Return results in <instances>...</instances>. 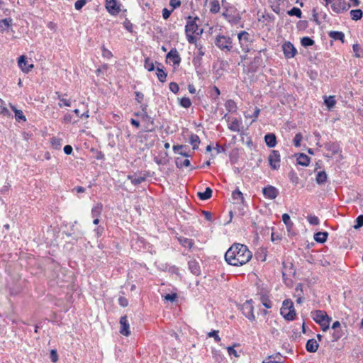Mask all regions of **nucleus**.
<instances>
[{"label": "nucleus", "instance_id": "nucleus-1", "mask_svg": "<svg viewBox=\"0 0 363 363\" xmlns=\"http://www.w3.org/2000/svg\"><path fill=\"white\" fill-rule=\"evenodd\" d=\"M252 254L245 245L233 244L225 252V259L230 265L242 266L247 263Z\"/></svg>", "mask_w": 363, "mask_h": 363}, {"label": "nucleus", "instance_id": "nucleus-2", "mask_svg": "<svg viewBox=\"0 0 363 363\" xmlns=\"http://www.w3.org/2000/svg\"><path fill=\"white\" fill-rule=\"evenodd\" d=\"M313 320L319 324L323 331L328 330L332 320L324 311L317 310L311 313Z\"/></svg>", "mask_w": 363, "mask_h": 363}, {"label": "nucleus", "instance_id": "nucleus-3", "mask_svg": "<svg viewBox=\"0 0 363 363\" xmlns=\"http://www.w3.org/2000/svg\"><path fill=\"white\" fill-rule=\"evenodd\" d=\"M281 315L287 320H293L296 316L293 302L291 300H285L280 310Z\"/></svg>", "mask_w": 363, "mask_h": 363}, {"label": "nucleus", "instance_id": "nucleus-4", "mask_svg": "<svg viewBox=\"0 0 363 363\" xmlns=\"http://www.w3.org/2000/svg\"><path fill=\"white\" fill-rule=\"evenodd\" d=\"M329 4H331L332 10L337 13L347 11L351 7V4L345 0H331Z\"/></svg>", "mask_w": 363, "mask_h": 363}, {"label": "nucleus", "instance_id": "nucleus-5", "mask_svg": "<svg viewBox=\"0 0 363 363\" xmlns=\"http://www.w3.org/2000/svg\"><path fill=\"white\" fill-rule=\"evenodd\" d=\"M215 43L216 46L223 50L230 51L233 47L230 38L224 35L218 36Z\"/></svg>", "mask_w": 363, "mask_h": 363}, {"label": "nucleus", "instance_id": "nucleus-6", "mask_svg": "<svg viewBox=\"0 0 363 363\" xmlns=\"http://www.w3.org/2000/svg\"><path fill=\"white\" fill-rule=\"evenodd\" d=\"M242 311L244 315L247 317L250 320H255V316L253 313V306L252 300L247 301L243 303L242 306Z\"/></svg>", "mask_w": 363, "mask_h": 363}, {"label": "nucleus", "instance_id": "nucleus-7", "mask_svg": "<svg viewBox=\"0 0 363 363\" xmlns=\"http://www.w3.org/2000/svg\"><path fill=\"white\" fill-rule=\"evenodd\" d=\"M238 38L242 50L248 52L250 43V34L245 31H242L238 34Z\"/></svg>", "mask_w": 363, "mask_h": 363}, {"label": "nucleus", "instance_id": "nucleus-8", "mask_svg": "<svg viewBox=\"0 0 363 363\" xmlns=\"http://www.w3.org/2000/svg\"><path fill=\"white\" fill-rule=\"evenodd\" d=\"M199 18L197 17L192 18L191 16L188 17V21L185 27L186 33H199L198 30L199 27L196 24V21Z\"/></svg>", "mask_w": 363, "mask_h": 363}, {"label": "nucleus", "instance_id": "nucleus-9", "mask_svg": "<svg viewBox=\"0 0 363 363\" xmlns=\"http://www.w3.org/2000/svg\"><path fill=\"white\" fill-rule=\"evenodd\" d=\"M269 162L273 169H277L280 167V155L278 151L272 150L269 156Z\"/></svg>", "mask_w": 363, "mask_h": 363}, {"label": "nucleus", "instance_id": "nucleus-10", "mask_svg": "<svg viewBox=\"0 0 363 363\" xmlns=\"http://www.w3.org/2000/svg\"><path fill=\"white\" fill-rule=\"evenodd\" d=\"M120 333L124 336L130 335V325L126 315H123L120 319Z\"/></svg>", "mask_w": 363, "mask_h": 363}, {"label": "nucleus", "instance_id": "nucleus-11", "mask_svg": "<svg viewBox=\"0 0 363 363\" xmlns=\"http://www.w3.org/2000/svg\"><path fill=\"white\" fill-rule=\"evenodd\" d=\"M262 193L264 197L269 199H274L279 195L278 189L271 185H268L263 188Z\"/></svg>", "mask_w": 363, "mask_h": 363}, {"label": "nucleus", "instance_id": "nucleus-12", "mask_svg": "<svg viewBox=\"0 0 363 363\" xmlns=\"http://www.w3.org/2000/svg\"><path fill=\"white\" fill-rule=\"evenodd\" d=\"M18 65L20 69L25 73L29 72L34 67L33 64H29L25 55H21L18 59Z\"/></svg>", "mask_w": 363, "mask_h": 363}, {"label": "nucleus", "instance_id": "nucleus-13", "mask_svg": "<svg viewBox=\"0 0 363 363\" xmlns=\"http://www.w3.org/2000/svg\"><path fill=\"white\" fill-rule=\"evenodd\" d=\"M284 54L286 58H292L296 54V50L290 42H286L282 45Z\"/></svg>", "mask_w": 363, "mask_h": 363}, {"label": "nucleus", "instance_id": "nucleus-14", "mask_svg": "<svg viewBox=\"0 0 363 363\" xmlns=\"http://www.w3.org/2000/svg\"><path fill=\"white\" fill-rule=\"evenodd\" d=\"M106 8L111 15L118 14L121 10L116 0H106Z\"/></svg>", "mask_w": 363, "mask_h": 363}, {"label": "nucleus", "instance_id": "nucleus-15", "mask_svg": "<svg viewBox=\"0 0 363 363\" xmlns=\"http://www.w3.org/2000/svg\"><path fill=\"white\" fill-rule=\"evenodd\" d=\"M294 296L296 298L297 303H302L303 301V284H298L294 289Z\"/></svg>", "mask_w": 363, "mask_h": 363}, {"label": "nucleus", "instance_id": "nucleus-16", "mask_svg": "<svg viewBox=\"0 0 363 363\" xmlns=\"http://www.w3.org/2000/svg\"><path fill=\"white\" fill-rule=\"evenodd\" d=\"M167 58L172 61L174 65H179L181 61V57L177 50H171L167 55Z\"/></svg>", "mask_w": 363, "mask_h": 363}, {"label": "nucleus", "instance_id": "nucleus-17", "mask_svg": "<svg viewBox=\"0 0 363 363\" xmlns=\"http://www.w3.org/2000/svg\"><path fill=\"white\" fill-rule=\"evenodd\" d=\"M319 345L315 339H310L307 341L306 349L308 352H315L318 349Z\"/></svg>", "mask_w": 363, "mask_h": 363}, {"label": "nucleus", "instance_id": "nucleus-18", "mask_svg": "<svg viewBox=\"0 0 363 363\" xmlns=\"http://www.w3.org/2000/svg\"><path fill=\"white\" fill-rule=\"evenodd\" d=\"M266 145L269 147H274L277 145V138L274 134L269 133L264 136Z\"/></svg>", "mask_w": 363, "mask_h": 363}, {"label": "nucleus", "instance_id": "nucleus-19", "mask_svg": "<svg viewBox=\"0 0 363 363\" xmlns=\"http://www.w3.org/2000/svg\"><path fill=\"white\" fill-rule=\"evenodd\" d=\"M328 236L327 232H318L314 235V240L319 243H324Z\"/></svg>", "mask_w": 363, "mask_h": 363}, {"label": "nucleus", "instance_id": "nucleus-20", "mask_svg": "<svg viewBox=\"0 0 363 363\" xmlns=\"http://www.w3.org/2000/svg\"><path fill=\"white\" fill-rule=\"evenodd\" d=\"M328 35L330 38H333L335 40H340L342 43L344 42L345 34L340 31H330L328 33Z\"/></svg>", "mask_w": 363, "mask_h": 363}, {"label": "nucleus", "instance_id": "nucleus-21", "mask_svg": "<svg viewBox=\"0 0 363 363\" xmlns=\"http://www.w3.org/2000/svg\"><path fill=\"white\" fill-rule=\"evenodd\" d=\"M241 123L237 118H233L229 123L228 128L235 132H239L240 130Z\"/></svg>", "mask_w": 363, "mask_h": 363}, {"label": "nucleus", "instance_id": "nucleus-22", "mask_svg": "<svg viewBox=\"0 0 363 363\" xmlns=\"http://www.w3.org/2000/svg\"><path fill=\"white\" fill-rule=\"evenodd\" d=\"M178 240L182 246L189 249H191L194 245L193 240L187 238L180 237L178 238Z\"/></svg>", "mask_w": 363, "mask_h": 363}, {"label": "nucleus", "instance_id": "nucleus-23", "mask_svg": "<svg viewBox=\"0 0 363 363\" xmlns=\"http://www.w3.org/2000/svg\"><path fill=\"white\" fill-rule=\"evenodd\" d=\"M310 162V158L305 154H300L297 157V163L302 166H308Z\"/></svg>", "mask_w": 363, "mask_h": 363}, {"label": "nucleus", "instance_id": "nucleus-24", "mask_svg": "<svg viewBox=\"0 0 363 363\" xmlns=\"http://www.w3.org/2000/svg\"><path fill=\"white\" fill-rule=\"evenodd\" d=\"M189 268L191 272L196 275L199 274L200 273V267L199 263L196 261H190L189 262Z\"/></svg>", "mask_w": 363, "mask_h": 363}, {"label": "nucleus", "instance_id": "nucleus-25", "mask_svg": "<svg viewBox=\"0 0 363 363\" xmlns=\"http://www.w3.org/2000/svg\"><path fill=\"white\" fill-rule=\"evenodd\" d=\"M197 195L200 199L207 200L211 197L212 190L211 188L207 187L204 192H198Z\"/></svg>", "mask_w": 363, "mask_h": 363}, {"label": "nucleus", "instance_id": "nucleus-26", "mask_svg": "<svg viewBox=\"0 0 363 363\" xmlns=\"http://www.w3.org/2000/svg\"><path fill=\"white\" fill-rule=\"evenodd\" d=\"M189 142L194 150L197 149L200 144L199 137L196 134H191L189 138Z\"/></svg>", "mask_w": 363, "mask_h": 363}, {"label": "nucleus", "instance_id": "nucleus-27", "mask_svg": "<svg viewBox=\"0 0 363 363\" xmlns=\"http://www.w3.org/2000/svg\"><path fill=\"white\" fill-rule=\"evenodd\" d=\"M102 204L97 203L95 206H94L91 209V216L93 218H99L102 211Z\"/></svg>", "mask_w": 363, "mask_h": 363}, {"label": "nucleus", "instance_id": "nucleus-28", "mask_svg": "<svg viewBox=\"0 0 363 363\" xmlns=\"http://www.w3.org/2000/svg\"><path fill=\"white\" fill-rule=\"evenodd\" d=\"M176 165L177 167L182 168L183 167H189L190 165V160L183 157H177L176 159Z\"/></svg>", "mask_w": 363, "mask_h": 363}, {"label": "nucleus", "instance_id": "nucleus-29", "mask_svg": "<svg viewBox=\"0 0 363 363\" xmlns=\"http://www.w3.org/2000/svg\"><path fill=\"white\" fill-rule=\"evenodd\" d=\"M363 12L361 9H354L350 11L351 18L354 21L360 20L362 18Z\"/></svg>", "mask_w": 363, "mask_h": 363}, {"label": "nucleus", "instance_id": "nucleus-30", "mask_svg": "<svg viewBox=\"0 0 363 363\" xmlns=\"http://www.w3.org/2000/svg\"><path fill=\"white\" fill-rule=\"evenodd\" d=\"M11 108L15 113V117L16 120L20 121L22 120L23 121H26V118L24 116L23 111L21 110L16 109L15 106H13L12 104H10Z\"/></svg>", "mask_w": 363, "mask_h": 363}, {"label": "nucleus", "instance_id": "nucleus-31", "mask_svg": "<svg viewBox=\"0 0 363 363\" xmlns=\"http://www.w3.org/2000/svg\"><path fill=\"white\" fill-rule=\"evenodd\" d=\"M12 23V20L11 18H5L0 21V33L6 30Z\"/></svg>", "mask_w": 363, "mask_h": 363}, {"label": "nucleus", "instance_id": "nucleus-32", "mask_svg": "<svg viewBox=\"0 0 363 363\" xmlns=\"http://www.w3.org/2000/svg\"><path fill=\"white\" fill-rule=\"evenodd\" d=\"M56 95L57 96V99L60 100V103L58 104L60 107H62L63 106L69 107L71 106L70 101L64 99L59 92H56Z\"/></svg>", "mask_w": 363, "mask_h": 363}, {"label": "nucleus", "instance_id": "nucleus-33", "mask_svg": "<svg viewBox=\"0 0 363 363\" xmlns=\"http://www.w3.org/2000/svg\"><path fill=\"white\" fill-rule=\"evenodd\" d=\"M324 103L326 105V106L330 109L334 107V106L336 104V101L335 99V97L333 96H330L328 97H325Z\"/></svg>", "mask_w": 363, "mask_h": 363}, {"label": "nucleus", "instance_id": "nucleus-34", "mask_svg": "<svg viewBox=\"0 0 363 363\" xmlns=\"http://www.w3.org/2000/svg\"><path fill=\"white\" fill-rule=\"evenodd\" d=\"M327 179V174L324 171L319 172L316 176V182L319 184H323Z\"/></svg>", "mask_w": 363, "mask_h": 363}, {"label": "nucleus", "instance_id": "nucleus-35", "mask_svg": "<svg viewBox=\"0 0 363 363\" xmlns=\"http://www.w3.org/2000/svg\"><path fill=\"white\" fill-rule=\"evenodd\" d=\"M220 11V4L218 0H213L211 3L210 11L213 13H218Z\"/></svg>", "mask_w": 363, "mask_h": 363}, {"label": "nucleus", "instance_id": "nucleus-36", "mask_svg": "<svg viewBox=\"0 0 363 363\" xmlns=\"http://www.w3.org/2000/svg\"><path fill=\"white\" fill-rule=\"evenodd\" d=\"M157 76L161 82H164L166 81L167 74L160 67L157 68Z\"/></svg>", "mask_w": 363, "mask_h": 363}, {"label": "nucleus", "instance_id": "nucleus-37", "mask_svg": "<svg viewBox=\"0 0 363 363\" xmlns=\"http://www.w3.org/2000/svg\"><path fill=\"white\" fill-rule=\"evenodd\" d=\"M282 220L286 225L288 230H290L293 226V223L291 221L290 216L287 213L282 215Z\"/></svg>", "mask_w": 363, "mask_h": 363}, {"label": "nucleus", "instance_id": "nucleus-38", "mask_svg": "<svg viewBox=\"0 0 363 363\" xmlns=\"http://www.w3.org/2000/svg\"><path fill=\"white\" fill-rule=\"evenodd\" d=\"M353 52L356 57H361L362 55V49L359 44H354L352 46Z\"/></svg>", "mask_w": 363, "mask_h": 363}, {"label": "nucleus", "instance_id": "nucleus-39", "mask_svg": "<svg viewBox=\"0 0 363 363\" xmlns=\"http://www.w3.org/2000/svg\"><path fill=\"white\" fill-rule=\"evenodd\" d=\"M287 13L291 16H296L298 18H301V14H302V12L300 10V9L296 8V7H294L293 9L289 10Z\"/></svg>", "mask_w": 363, "mask_h": 363}, {"label": "nucleus", "instance_id": "nucleus-40", "mask_svg": "<svg viewBox=\"0 0 363 363\" xmlns=\"http://www.w3.org/2000/svg\"><path fill=\"white\" fill-rule=\"evenodd\" d=\"M0 113L6 116H10V112L4 106V101L1 99H0Z\"/></svg>", "mask_w": 363, "mask_h": 363}, {"label": "nucleus", "instance_id": "nucleus-41", "mask_svg": "<svg viewBox=\"0 0 363 363\" xmlns=\"http://www.w3.org/2000/svg\"><path fill=\"white\" fill-rule=\"evenodd\" d=\"M301 45L304 47L311 46L314 44V40L309 37H303V38H301Z\"/></svg>", "mask_w": 363, "mask_h": 363}, {"label": "nucleus", "instance_id": "nucleus-42", "mask_svg": "<svg viewBox=\"0 0 363 363\" xmlns=\"http://www.w3.org/2000/svg\"><path fill=\"white\" fill-rule=\"evenodd\" d=\"M303 139V136L301 135V133H297L296 134L294 138V140H293V143H294V145L295 147H299L301 145V142Z\"/></svg>", "mask_w": 363, "mask_h": 363}, {"label": "nucleus", "instance_id": "nucleus-43", "mask_svg": "<svg viewBox=\"0 0 363 363\" xmlns=\"http://www.w3.org/2000/svg\"><path fill=\"white\" fill-rule=\"evenodd\" d=\"M180 105L184 108H189L191 105V101L189 98L184 97L180 100Z\"/></svg>", "mask_w": 363, "mask_h": 363}, {"label": "nucleus", "instance_id": "nucleus-44", "mask_svg": "<svg viewBox=\"0 0 363 363\" xmlns=\"http://www.w3.org/2000/svg\"><path fill=\"white\" fill-rule=\"evenodd\" d=\"M208 337H213L216 342H218L220 341V337L218 335V330H212L208 333Z\"/></svg>", "mask_w": 363, "mask_h": 363}, {"label": "nucleus", "instance_id": "nucleus-45", "mask_svg": "<svg viewBox=\"0 0 363 363\" xmlns=\"http://www.w3.org/2000/svg\"><path fill=\"white\" fill-rule=\"evenodd\" d=\"M261 301L262 304L267 308H270L272 306V301L266 296H263L261 297Z\"/></svg>", "mask_w": 363, "mask_h": 363}, {"label": "nucleus", "instance_id": "nucleus-46", "mask_svg": "<svg viewBox=\"0 0 363 363\" xmlns=\"http://www.w3.org/2000/svg\"><path fill=\"white\" fill-rule=\"evenodd\" d=\"M184 145H174L173 150L175 153H178L184 157H189V155L187 153L183 152H179V150H182V148H184Z\"/></svg>", "mask_w": 363, "mask_h": 363}, {"label": "nucleus", "instance_id": "nucleus-47", "mask_svg": "<svg viewBox=\"0 0 363 363\" xmlns=\"http://www.w3.org/2000/svg\"><path fill=\"white\" fill-rule=\"evenodd\" d=\"M307 220L311 225H318L319 224V219L315 216H308L307 217Z\"/></svg>", "mask_w": 363, "mask_h": 363}, {"label": "nucleus", "instance_id": "nucleus-48", "mask_svg": "<svg viewBox=\"0 0 363 363\" xmlns=\"http://www.w3.org/2000/svg\"><path fill=\"white\" fill-rule=\"evenodd\" d=\"M362 225H363V215H360L356 219V224L354 225V228L359 229Z\"/></svg>", "mask_w": 363, "mask_h": 363}, {"label": "nucleus", "instance_id": "nucleus-49", "mask_svg": "<svg viewBox=\"0 0 363 363\" xmlns=\"http://www.w3.org/2000/svg\"><path fill=\"white\" fill-rule=\"evenodd\" d=\"M145 67L149 71H152L155 69L154 65L152 62L149 60V59H145Z\"/></svg>", "mask_w": 363, "mask_h": 363}, {"label": "nucleus", "instance_id": "nucleus-50", "mask_svg": "<svg viewBox=\"0 0 363 363\" xmlns=\"http://www.w3.org/2000/svg\"><path fill=\"white\" fill-rule=\"evenodd\" d=\"M86 0H77L74 4V8L77 10H80L85 4Z\"/></svg>", "mask_w": 363, "mask_h": 363}, {"label": "nucleus", "instance_id": "nucleus-51", "mask_svg": "<svg viewBox=\"0 0 363 363\" xmlns=\"http://www.w3.org/2000/svg\"><path fill=\"white\" fill-rule=\"evenodd\" d=\"M260 112V109L257 107H255V111L252 115H245V117L247 118H252V121H255L256 118L258 117Z\"/></svg>", "mask_w": 363, "mask_h": 363}, {"label": "nucleus", "instance_id": "nucleus-52", "mask_svg": "<svg viewBox=\"0 0 363 363\" xmlns=\"http://www.w3.org/2000/svg\"><path fill=\"white\" fill-rule=\"evenodd\" d=\"M61 139L57 138H52L51 139V144L52 146H54L55 148H59L61 145Z\"/></svg>", "mask_w": 363, "mask_h": 363}, {"label": "nucleus", "instance_id": "nucleus-53", "mask_svg": "<svg viewBox=\"0 0 363 363\" xmlns=\"http://www.w3.org/2000/svg\"><path fill=\"white\" fill-rule=\"evenodd\" d=\"M225 106L229 111H231L235 108V104L233 100H228L225 103Z\"/></svg>", "mask_w": 363, "mask_h": 363}, {"label": "nucleus", "instance_id": "nucleus-54", "mask_svg": "<svg viewBox=\"0 0 363 363\" xmlns=\"http://www.w3.org/2000/svg\"><path fill=\"white\" fill-rule=\"evenodd\" d=\"M169 89L174 94L179 91V85L175 82H171L169 84Z\"/></svg>", "mask_w": 363, "mask_h": 363}, {"label": "nucleus", "instance_id": "nucleus-55", "mask_svg": "<svg viewBox=\"0 0 363 363\" xmlns=\"http://www.w3.org/2000/svg\"><path fill=\"white\" fill-rule=\"evenodd\" d=\"M234 199H243L242 194L239 190H235L232 194Z\"/></svg>", "mask_w": 363, "mask_h": 363}, {"label": "nucleus", "instance_id": "nucleus-56", "mask_svg": "<svg viewBox=\"0 0 363 363\" xmlns=\"http://www.w3.org/2000/svg\"><path fill=\"white\" fill-rule=\"evenodd\" d=\"M196 46L198 48V56L196 58L201 60V57L205 55V52L203 50L201 45L196 44Z\"/></svg>", "mask_w": 363, "mask_h": 363}, {"label": "nucleus", "instance_id": "nucleus-57", "mask_svg": "<svg viewBox=\"0 0 363 363\" xmlns=\"http://www.w3.org/2000/svg\"><path fill=\"white\" fill-rule=\"evenodd\" d=\"M227 350H228L229 355H233L236 357H238L239 356L237 351L235 350L233 347H230V346L227 347Z\"/></svg>", "mask_w": 363, "mask_h": 363}, {"label": "nucleus", "instance_id": "nucleus-58", "mask_svg": "<svg viewBox=\"0 0 363 363\" xmlns=\"http://www.w3.org/2000/svg\"><path fill=\"white\" fill-rule=\"evenodd\" d=\"M102 55L103 57H106V58H110L112 57V53L110 50H108V49L105 48H103L102 49Z\"/></svg>", "mask_w": 363, "mask_h": 363}, {"label": "nucleus", "instance_id": "nucleus-59", "mask_svg": "<svg viewBox=\"0 0 363 363\" xmlns=\"http://www.w3.org/2000/svg\"><path fill=\"white\" fill-rule=\"evenodd\" d=\"M169 4L173 9H176L181 5V1L179 0H170Z\"/></svg>", "mask_w": 363, "mask_h": 363}, {"label": "nucleus", "instance_id": "nucleus-60", "mask_svg": "<svg viewBox=\"0 0 363 363\" xmlns=\"http://www.w3.org/2000/svg\"><path fill=\"white\" fill-rule=\"evenodd\" d=\"M63 121L66 123H72V116L70 113H67L65 115L63 118Z\"/></svg>", "mask_w": 363, "mask_h": 363}, {"label": "nucleus", "instance_id": "nucleus-61", "mask_svg": "<svg viewBox=\"0 0 363 363\" xmlns=\"http://www.w3.org/2000/svg\"><path fill=\"white\" fill-rule=\"evenodd\" d=\"M171 13H172V11H169L166 8L163 9L162 17L164 18V19H167L169 17Z\"/></svg>", "mask_w": 363, "mask_h": 363}, {"label": "nucleus", "instance_id": "nucleus-62", "mask_svg": "<svg viewBox=\"0 0 363 363\" xmlns=\"http://www.w3.org/2000/svg\"><path fill=\"white\" fill-rule=\"evenodd\" d=\"M143 94L140 92V91H137L135 92V100L139 102V103H141L142 101L143 100Z\"/></svg>", "mask_w": 363, "mask_h": 363}, {"label": "nucleus", "instance_id": "nucleus-63", "mask_svg": "<svg viewBox=\"0 0 363 363\" xmlns=\"http://www.w3.org/2000/svg\"><path fill=\"white\" fill-rule=\"evenodd\" d=\"M118 302L120 305L123 307H125L128 304V300L124 297H120L118 299Z\"/></svg>", "mask_w": 363, "mask_h": 363}, {"label": "nucleus", "instance_id": "nucleus-64", "mask_svg": "<svg viewBox=\"0 0 363 363\" xmlns=\"http://www.w3.org/2000/svg\"><path fill=\"white\" fill-rule=\"evenodd\" d=\"M262 363H281V362L273 359L272 357H269L267 359H264Z\"/></svg>", "mask_w": 363, "mask_h": 363}]
</instances>
